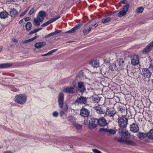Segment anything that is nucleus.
<instances>
[{"label": "nucleus", "mask_w": 153, "mask_h": 153, "mask_svg": "<svg viewBox=\"0 0 153 153\" xmlns=\"http://www.w3.org/2000/svg\"><path fill=\"white\" fill-rule=\"evenodd\" d=\"M137 136L141 140H143L146 137V134L139 132L137 134Z\"/></svg>", "instance_id": "nucleus-23"}, {"label": "nucleus", "mask_w": 153, "mask_h": 153, "mask_svg": "<svg viewBox=\"0 0 153 153\" xmlns=\"http://www.w3.org/2000/svg\"><path fill=\"white\" fill-rule=\"evenodd\" d=\"M142 75L145 78H150L151 75V72L147 68H144L142 70Z\"/></svg>", "instance_id": "nucleus-7"}, {"label": "nucleus", "mask_w": 153, "mask_h": 153, "mask_svg": "<svg viewBox=\"0 0 153 153\" xmlns=\"http://www.w3.org/2000/svg\"><path fill=\"white\" fill-rule=\"evenodd\" d=\"M3 153H12V152L10 151H6L4 152Z\"/></svg>", "instance_id": "nucleus-59"}, {"label": "nucleus", "mask_w": 153, "mask_h": 153, "mask_svg": "<svg viewBox=\"0 0 153 153\" xmlns=\"http://www.w3.org/2000/svg\"><path fill=\"white\" fill-rule=\"evenodd\" d=\"M65 112L64 111L61 110L60 111L59 114L60 117H62V116L65 114Z\"/></svg>", "instance_id": "nucleus-47"}, {"label": "nucleus", "mask_w": 153, "mask_h": 153, "mask_svg": "<svg viewBox=\"0 0 153 153\" xmlns=\"http://www.w3.org/2000/svg\"><path fill=\"white\" fill-rule=\"evenodd\" d=\"M27 96L25 94H19L16 95L14 98V101L21 105L24 104L26 102Z\"/></svg>", "instance_id": "nucleus-2"}, {"label": "nucleus", "mask_w": 153, "mask_h": 153, "mask_svg": "<svg viewBox=\"0 0 153 153\" xmlns=\"http://www.w3.org/2000/svg\"><path fill=\"white\" fill-rule=\"evenodd\" d=\"M74 88V85H73V87L64 88L62 89V91L66 93H74L75 92Z\"/></svg>", "instance_id": "nucleus-10"}, {"label": "nucleus", "mask_w": 153, "mask_h": 153, "mask_svg": "<svg viewBox=\"0 0 153 153\" xmlns=\"http://www.w3.org/2000/svg\"><path fill=\"white\" fill-rule=\"evenodd\" d=\"M92 28L91 27H89L88 31V33H89V32L91 30Z\"/></svg>", "instance_id": "nucleus-62"}, {"label": "nucleus", "mask_w": 153, "mask_h": 153, "mask_svg": "<svg viewBox=\"0 0 153 153\" xmlns=\"http://www.w3.org/2000/svg\"><path fill=\"white\" fill-rule=\"evenodd\" d=\"M8 15V13L5 11H3L0 13V18L5 19L7 18Z\"/></svg>", "instance_id": "nucleus-22"}, {"label": "nucleus", "mask_w": 153, "mask_h": 153, "mask_svg": "<svg viewBox=\"0 0 153 153\" xmlns=\"http://www.w3.org/2000/svg\"><path fill=\"white\" fill-rule=\"evenodd\" d=\"M126 0H124L121 1V3L122 4H126Z\"/></svg>", "instance_id": "nucleus-58"}, {"label": "nucleus", "mask_w": 153, "mask_h": 153, "mask_svg": "<svg viewBox=\"0 0 153 153\" xmlns=\"http://www.w3.org/2000/svg\"><path fill=\"white\" fill-rule=\"evenodd\" d=\"M87 98L82 96H81L75 101L76 103L78 104H85L87 102Z\"/></svg>", "instance_id": "nucleus-11"}, {"label": "nucleus", "mask_w": 153, "mask_h": 153, "mask_svg": "<svg viewBox=\"0 0 153 153\" xmlns=\"http://www.w3.org/2000/svg\"><path fill=\"white\" fill-rule=\"evenodd\" d=\"M57 51V49H54L51 51L47 53L48 55H51V54L56 51Z\"/></svg>", "instance_id": "nucleus-43"}, {"label": "nucleus", "mask_w": 153, "mask_h": 153, "mask_svg": "<svg viewBox=\"0 0 153 153\" xmlns=\"http://www.w3.org/2000/svg\"><path fill=\"white\" fill-rule=\"evenodd\" d=\"M13 133H14L16 134H18L20 136H22L24 137H26L27 135L25 134H22L19 133L18 132L13 131Z\"/></svg>", "instance_id": "nucleus-39"}, {"label": "nucleus", "mask_w": 153, "mask_h": 153, "mask_svg": "<svg viewBox=\"0 0 153 153\" xmlns=\"http://www.w3.org/2000/svg\"><path fill=\"white\" fill-rule=\"evenodd\" d=\"M29 9V7H28L25 10V11H24V13L26 14L27 11Z\"/></svg>", "instance_id": "nucleus-55"}, {"label": "nucleus", "mask_w": 153, "mask_h": 153, "mask_svg": "<svg viewBox=\"0 0 153 153\" xmlns=\"http://www.w3.org/2000/svg\"><path fill=\"white\" fill-rule=\"evenodd\" d=\"M146 137L151 139H153V130H151L147 133L146 134Z\"/></svg>", "instance_id": "nucleus-25"}, {"label": "nucleus", "mask_w": 153, "mask_h": 153, "mask_svg": "<svg viewBox=\"0 0 153 153\" xmlns=\"http://www.w3.org/2000/svg\"><path fill=\"white\" fill-rule=\"evenodd\" d=\"M116 131L112 129H108L107 133L109 134H114L116 133Z\"/></svg>", "instance_id": "nucleus-31"}, {"label": "nucleus", "mask_w": 153, "mask_h": 153, "mask_svg": "<svg viewBox=\"0 0 153 153\" xmlns=\"http://www.w3.org/2000/svg\"><path fill=\"white\" fill-rule=\"evenodd\" d=\"M98 124L101 126H104L106 125L107 122L105 119L103 117L97 120Z\"/></svg>", "instance_id": "nucleus-13"}, {"label": "nucleus", "mask_w": 153, "mask_h": 153, "mask_svg": "<svg viewBox=\"0 0 153 153\" xmlns=\"http://www.w3.org/2000/svg\"><path fill=\"white\" fill-rule=\"evenodd\" d=\"M124 59L123 58H120L119 59L117 60L119 62L118 65L120 66H122L124 65Z\"/></svg>", "instance_id": "nucleus-30"}, {"label": "nucleus", "mask_w": 153, "mask_h": 153, "mask_svg": "<svg viewBox=\"0 0 153 153\" xmlns=\"http://www.w3.org/2000/svg\"><path fill=\"white\" fill-rule=\"evenodd\" d=\"M38 36H35L33 38L30 39L31 41H32L35 39H36L38 37Z\"/></svg>", "instance_id": "nucleus-48"}, {"label": "nucleus", "mask_w": 153, "mask_h": 153, "mask_svg": "<svg viewBox=\"0 0 153 153\" xmlns=\"http://www.w3.org/2000/svg\"><path fill=\"white\" fill-rule=\"evenodd\" d=\"M45 16L46 13L45 12L43 11H39L37 14L36 17L35 18L33 19L35 25L36 26H39L40 25V22L43 21L44 17Z\"/></svg>", "instance_id": "nucleus-1"}, {"label": "nucleus", "mask_w": 153, "mask_h": 153, "mask_svg": "<svg viewBox=\"0 0 153 153\" xmlns=\"http://www.w3.org/2000/svg\"><path fill=\"white\" fill-rule=\"evenodd\" d=\"M125 143L127 145L134 146L135 145V143L131 140H126L125 141Z\"/></svg>", "instance_id": "nucleus-26"}, {"label": "nucleus", "mask_w": 153, "mask_h": 153, "mask_svg": "<svg viewBox=\"0 0 153 153\" xmlns=\"http://www.w3.org/2000/svg\"><path fill=\"white\" fill-rule=\"evenodd\" d=\"M139 73L137 72H134L133 73V75L134 76V78L136 79L139 76Z\"/></svg>", "instance_id": "nucleus-40"}, {"label": "nucleus", "mask_w": 153, "mask_h": 153, "mask_svg": "<svg viewBox=\"0 0 153 153\" xmlns=\"http://www.w3.org/2000/svg\"><path fill=\"white\" fill-rule=\"evenodd\" d=\"M25 13L24 12H23L21 13V14L20 15V16L22 17V16H24L25 15Z\"/></svg>", "instance_id": "nucleus-56"}, {"label": "nucleus", "mask_w": 153, "mask_h": 153, "mask_svg": "<svg viewBox=\"0 0 153 153\" xmlns=\"http://www.w3.org/2000/svg\"><path fill=\"white\" fill-rule=\"evenodd\" d=\"M89 111L85 108H82L80 110V115L83 117H87L89 114Z\"/></svg>", "instance_id": "nucleus-14"}, {"label": "nucleus", "mask_w": 153, "mask_h": 153, "mask_svg": "<svg viewBox=\"0 0 153 153\" xmlns=\"http://www.w3.org/2000/svg\"><path fill=\"white\" fill-rule=\"evenodd\" d=\"M111 19L110 17L103 19L102 20V22L103 23H108L110 21Z\"/></svg>", "instance_id": "nucleus-37"}, {"label": "nucleus", "mask_w": 153, "mask_h": 153, "mask_svg": "<svg viewBox=\"0 0 153 153\" xmlns=\"http://www.w3.org/2000/svg\"><path fill=\"white\" fill-rule=\"evenodd\" d=\"M48 56L47 53H46V54H45L42 55H41V56Z\"/></svg>", "instance_id": "nucleus-60"}, {"label": "nucleus", "mask_w": 153, "mask_h": 153, "mask_svg": "<svg viewBox=\"0 0 153 153\" xmlns=\"http://www.w3.org/2000/svg\"><path fill=\"white\" fill-rule=\"evenodd\" d=\"M32 24L30 22H27L26 25L25 27L27 30H30L31 29Z\"/></svg>", "instance_id": "nucleus-29"}, {"label": "nucleus", "mask_w": 153, "mask_h": 153, "mask_svg": "<svg viewBox=\"0 0 153 153\" xmlns=\"http://www.w3.org/2000/svg\"><path fill=\"white\" fill-rule=\"evenodd\" d=\"M153 48V40L148 45L143 49L142 53L146 54L149 52Z\"/></svg>", "instance_id": "nucleus-6"}, {"label": "nucleus", "mask_w": 153, "mask_h": 153, "mask_svg": "<svg viewBox=\"0 0 153 153\" xmlns=\"http://www.w3.org/2000/svg\"><path fill=\"white\" fill-rule=\"evenodd\" d=\"M42 29V28H39V29H36V30L37 32L39 31V30H41Z\"/></svg>", "instance_id": "nucleus-63"}, {"label": "nucleus", "mask_w": 153, "mask_h": 153, "mask_svg": "<svg viewBox=\"0 0 153 153\" xmlns=\"http://www.w3.org/2000/svg\"><path fill=\"white\" fill-rule=\"evenodd\" d=\"M58 32L57 31H55L54 32H52L49 34H48L47 35L45 36V38H49L54 35L58 34Z\"/></svg>", "instance_id": "nucleus-34"}, {"label": "nucleus", "mask_w": 153, "mask_h": 153, "mask_svg": "<svg viewBox=\"0 0 153 153\" xmlns=\"http://www.w3.org/2000/svg\"><path fill=\"white\" fill-rule=\"evenodd\" d=\"M30 19V17H26L25 18V21H27L29 20Z\"/></svg>", "instance_id": "nucleus-52"}, {"label": "nucleus", "mask_w": 153, "mask_h": 153, "mask_svg": "<svg viewBox=\"0 0 153 153\" xmlns=\"http://www.w3.org/2000/svg\"><path fill=\"white\" fill-rule=\"evenodd\" d=\"M31 42V41L30 40V39H27V40H25V41H24L23 42V43H26L28 42Z\"/></svg>", "instance_id": "nucleus-53"}, {"label": "nucleus", "mask_w": 153, "mask_h": 153, "mask_svg": "<svg viewBox=\"0 0 153 153\" xmlns=\"http://www.w3.org/2000/svg\"><path fill=\"white\" fill-rule=\"evenodd\" d=\"M81 26L80 25H76L71 30L65 32V33H73L75 31L79 29Z\"/></svg>", "instance_id": "nucleus-18"}, {"label": "nucleus", "mask_w": 153, "mask_h": 153, "mask_svg": "<svg viewBox=\"0 0 153 153\" xmlns=\"http://www.w3.org/2000/svg\"><path fill=\"white\" fill-rule=\"evenodd\" d=\"M73 125L77 129L80 130L82 128V126L81 125L77 124L76 122H73Z\"/></svg>", "instance_id": "nucleus-32"}, {"label": "nucleus", "mask_w": 153, "mask_h": 153, "mask_svg": "<svg viewBox=\"0 0 153 153\" xmlns=\"http://www.w3.org/2000/svg\"><path fill=\"white\" fill-rule=\"evenodd\" d=\"M118 123L119 126L121 128H125L128 123V119L125 117H119Z\"/></svg>", "instance_id": "nucleus-3"}, {"label": "nucleus", "mask_w": 153, "mask_h": 153, "mask_svg": "<svg viewBox=\"0 0 153 153\" xmlns=\"http://www.w3.org/2000/svg\"><path fill=\"white\" fill-rule=\"evenodd\" d=\"M150 68L151 69H152V70H153V64H151L150 65Z\"/></svg>", "instance_id": "nucleus-57"}, {"label": "nucleus", "mask_w": 153, "mask_h": 153, "mask_svg": "<svg viewBox=\"0 0 153 153\" xmlns=\"http://www.w3.org/2000/svg\"><path fill=\"white\" fill-rule=\"evenodd\" d=\"M144 10V8L142 7H138L136 10L135 13L137 14H139L142 13Z\"/></svg>", "instance_id": "nucleus-28"}, {"label": "nucleus", "mask_w": 153, "mask_h": 153, "mask_svg": "<svg viewBox=\"0 0 153 153\" xmlns=\"http://www.w3.org/2000/svg\"><path fill=\"white\" fill-rule=\"evenodd\" d=\"M131 64L134 65H138L139 63V59L137 55H134L132 56L131 59Z\"/></svg>", "instance_id": "nucleus-8"}, {"label": "nucleus", "mask_w": 153, "mask_h": 153, "mask_svg": "<svg viewBox=\"0 0 153 153\" xmlns=\"http://www.w3.org/2000/svg\"><path fill=\"white\" fill-rule=\"evenodd\" d=\"M18 14V11L14 9H11L10 11V15L12 17H15Z\"/></svg>", "instance_id": "nucleus-20"}, {"label": "nucleus", "mask_w": 153, "mask_h": 153, "mask_svg": "<svg viewBox=\"0 0 153 153\" xmlns=\"http://www.w3.org/2000/svg\"><path fill=\"white\" fill-rule=\"evenodd\" d=\"M23 22V19H21V20H20L19 22V24H21V23H22V22Z\"/></svg>", "instance_id": "nucleus-61"}, {"label": "nucleus", "mask_w": 153, "mask_h": 153, "mask_svg": "<svg viewBox=\"0 0 153 153\" xmlns=\"http://www.w3.org/2000/svg\"><path fill=\"white\" fill-rule=\"evenodd\" d=\"M110 68L111 70L112 71L116 70V63H113L110 66Z\"/></svg>", "instance_id": "nucleus-38"}, {"label": "nucleus", "mask_w": 153, "mask_h": 153, "mask_svg": "<svg viewBox=\"0 0 153 153\" xmlns=\"http://www.w3.org/2000/svg\"><path fill=\"white\" fill-rule=\"evenodd\" d=\"M78 87L79 90L81 93H83L85 90L82 82H80L78 83Z\"/></svg>", "instance_id": "nucleus-17"}, {"label": "nucleus", "mask_w": 153, "mask_h": 153, "mask_svg": "<svg viewBox=\"0 0 153 153\" xmlns=\"http://www.w3.org/2000/svg\"><path fill=\"white\" fill-rule=\"evenodd\" d=\"M114 140L119 142H125V141L124 140V139L122 137L118 138L117 137H115L114 138Z\"/></svg>", "instance_id": "nucleus-36"}, {"label": "nucleus", "mask_w": 153, "mask_h": 153, "mask_svg": "<svg viewBox=\"0 0 153 153\" xmlns=\"http://www.w3.org/2000/svg\"><path fill=\"white\" fill-rule=\"evenodd\" d=\"M58 115V113L56 111H53L52 113V115L53 117H57Z\"/></svg>", "instance_id": "nucleus-42"}, {"label": "nucleus", "mask_w": 153, "mask_h": 153, "mask_svg": "<svg viewBox=\"0 0 153 153\" xmlns=\"http://www.w3.org/2000/svg\"><path fill=\"white\" fill-rule=\"evenodd\" d=\"M95 109L97 112L99 114H103L105 112V110L101 108V106L100 105L96 106Z\"/></svg>", "instance_id": "nucleus-19"}, {"label": "nucleus", "mask_w": 153, "mask_h": 153, "mask_svg": "<svg viewBox=\"0 0 153 153\" xmlns=\"http://www.w3.org/2000/svg\"><path fill=\"white\" fill-rule=\"evenodd\" d=\"M67 120L68 121H72L73 124V122H75V121L76 120V118L73 116L71 115L68 117Z\"/></svg>", "instance_id": "nucleus-33"}, {"label": "nucleus", "mask_w": 153, "mask_h": 153, "mask_svg": "<svg viewBox=\"0 0 153 153\" xmlns=\"http://www.w3.org/2000/svg\"><path fill=\"white\" fill-rule=\"evenodd\" d=\"M82 32L83 33L85 34H87L88 33V30H87L86 29L83 30Z\"/></svg>", "instance_id": "nucleus-51"}, {"label": "nucleus", "mask_w": 153, "mask_h": 153, "mask_svg": "<svg viewBox=\"0 0 153 153\" xmlns=\"http://www.w3.org/2000/svg\"><path fill=\"white\" fill-rule=\"evenodd\" d=\"M37 32V31L36 30V29H35L34 30L31 31L30 32V34H33L34 33H36Z\"/></svg>", "instance_id": "nucleus-50"}, {"label": "nucleus", "mask_w": 153, "mask_h": 153, "mask_svg": "<svg viewBox=\"0 0 153 153\" xmlns=\"http://www.w3.org/2000/svg\"><path fill=\"white\" fill-rule=\"evenodd\" d=\"M116 113V111L114 109L107 108L106 110L105 114L110 117H114Z\"/></svg>", "instance_id": "nucleus-9"}, {"label": "nucleus", "mask_w": 153, "mask_h": 153, "mask_svg": "<svg viewBox=\"0 0 153 153\" xmlns=\"http://www.w3.org/2000/svg\"><path fill=\"white\" fill-rule=\"evenodd\" d=\"M12 40L13 42H17L18 41V40L16 39H12Z\"/></svg>", "instance_id": "nucleus-54"}, {"label": "nucleus", "mask_w": 153, "mask_h": 153, "mask_svg": "<svg viewBox=\"0 0 153 153\" xmlns=\"http://www.w3.org/2000/svg\"><path fill=\"white\" fill-rule=\"evenodd\" d=\"M129 8L128 5H125L123 7V10L125 11H126V13L128 11Z\"/></svg>", "instance_id": "nucleus-44"}, {"label": "nucleus", "mask_w": 153, "mask_h": 153, "mask_svg": "<svg viewBox=\"0 0 153 153\" xmlns=\"http://www.w3.org/2000/svg\"><path fill=\"white\" fill-rule=\"evenodd\" d=\"M63 110L65 111H66L68 110V106L67 105H65L64 106V108H63Z\"/></svg>", "instance_id": "nucleus-49"}, {"label": "nucleus", "mask_w": 153, "mask_h": 153, "mask_svg": "<svg viewBox=\"0 0 153 153\" xmlns=\"http://www.w3.org/2000/svg\"><path fill=\"white\" fill-rule=\"evenodd\" d=\"M119 132L126 138H128L130 137L129 133L128 131L124 129H119Z\"/></svg>", "instance_id": "nucleus-15"}, {"label": "nucleus", "mask_w": 153, "mask_h": 153, "mask_svg": "<svg viewBox=\"0 0 153 153\" xmlns=\"http://www.w3.org/2000/svg\"><path fill=\"white\" fill-rule=\"evenodd\" d=\"M34 11V8H32L29 11L28 13V14L29 15H31L33 13Z\"/></svg>", "instance_id": "nucleus-46"}, {"label": "nucleus", "mask_w": 153, "mask_h": 153, "mask_svg": "<svg viewBox=\"0 0 153 153\" xmlns=\"http://www.w3.org/2000/svg\"><path fill=\"white\" fill-rule=\"evenodd\" d=\"M100 101V100H94V101L95 102H99Z\"/></svg>", "instance_id": "nucleus-64"}, {"label": "nucleus", "mask_w": 153, "mask_h": 153, "mask_svg": "<svg viewBox=\"0 0 153 153\" xmlns=\"http://www.w3.org/2000/svg\"><path fill=\"white\" fill-rule=\"evenodd\" d=\"M126 14V11L123 10L118 13L117 14V16L120 17L122 16L125 15Z\"/></svg>", "instance_id": "nucleus-35"}, {"label": "nucleus", "mask_w": 153, "mask_h": 153, "mask_svg": "<svg viewBox=\"0 0 153 153\" xmlns=\"http://www.w3.org/2000/svg\"><path fill=\"white\" fill-rule=\"evenodd\" d=\"M58 103L59 107L61 109L63 108L64 94L62 93H60L58 95Z\"/></svg>", "instance_id": "nucleus-4"}, {"label": "nucleus", "mask_w": 153, "mask_h": 153, "mask_svg": "<svg viewBox=\"0 0 153 153\" xmlns=\"http://www.w3.org/2000/svg\"><path fill=\"white\" fill-rule=\"evenodd\" d=\"M12 65L11 64L9 63L0 64V69L7 68Z\"/></svg>", "instance_id": "nucleus-24"}, {"label": "nucleus", "mask_w": 153, "mask_h": 153, "mask_svg": "<svg viewBox=\"0 0 153 153\" xmlns=\"http://www.w3.org/2000/svg\"><path fill=\"white\" fill-rule=\"evenodd\" d=\"M98 125L97 120L92 118L89 120V128L90 129H92L96 128Z\"/></svg>", "instance_id": "nucleus-5"}, {"label": "nucleus", "mask_w": 153, "mask_h": 153, "mask_svg": "<svg viewBox=\"0 0 153 153\" xmlns=\"http://www.w3.org/2000/svg\"><path fill=\"white\" fill-rule=\"evenodd\" d=\"M108 129L107 128H101L100 129L99 131L100 132H107Z\"/></svg>", "instance_id": "nucleus-41"}, {"label": "nucleus", "mask_w": 153, "mask_h": 153, "mask_svg": "<svg viewBox=\"0 0 153 153\" xmlns=\"http://www.w3.org/2000/svg\"><path fill=\"white\" fill-rule=\"evenodd\" d=\"M131 131L134 132H137L139 130V128L137 124L134 123H132L130 126Z\"/></svg>", "instance_id": "nucleus-12"}, {"label": "nucleus", "mask_w": 153, "mask_h": 153, "mask_svg": "<svg viewBox=\"0 0 153 153\" xmlns=\"http://www.w3.org/2000/svg\"><path fill=\"white\" fill-rule=\"evenodd\" d=\"M90 64L94 67L97 68L99 66V62L96 60L92 61Z\"/></svg>", "instance_id": "nucleus-27"}, {"label": "nucleus", "mask_w": 153, "mask_h": 153, "mask_svg": "<svg viewBox=\"0 0 153 153\" xmlns=\"http://www.w3.org/2000/svg\"><path fill=\"white\" fill-rule=\"evenodd\" d=\"M92 150L94 153H102L101 151L96 149H93Z\"/></svg>", "instance_id": "nucleus-45"}, {"label": "nucleus", "mask_w": 153, "mask_h": 153, "mask_svg": "<svg viewBox=\"0 0 153 153\" xmlns=\"http://www.w3.org/2000/svg\"><path fill=\"white\" fill-rule=\"evenodd\" d=\"M46 44V43L45 42H38L35 44L34 47L38 49L44 46Z\"/></svg>", "instance_id": "nucleus-21"}, {"label": "nucleus", "mask_w": 153, "mask_h": 153, "mask_svg": "<svg viewBox=\"0 0 153 153\" xmlns=\"http://www.w3.org/2000/svg\"><path fill=\"white\" fill-rule=\"evenodd\" d=\"M60 18V16H59L58 17H56L55 18H53L52 19H51L49 20L48 21H47L45 23H44L43 24H42L41 26L42 27H45L46 26L49 24L51 23H52L53 22H54L56 20H57V19H59Z\"/></svg>", "instance_id": "nucleus-16"}]
</instances>
